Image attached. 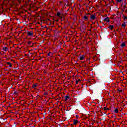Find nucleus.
<instances>
[{
	"instance_id": "f257e3e1",
	"label": "nucleus",
	"mask_w": 127,
	"mask_h": 127,
	"mask_svg": "<svg viewBox=\"0 0 127 127\" xmlns=\"http://www.w3.org/2000/svg\"><path fill=\"white\" fill-rule=\"evenodd\" d=\"M27 36L33 37V32L32 31H27Z\"/></svg>"
},
{
	"instance_id": "f03ea898",
	"label": "nucleus",
	"mask_w": 127,
	"mask_h": 127,
	"mask_svg": "<svg viewBox=\"0 0 127 127\" xmlns=\"http://www.w3.org/2000/svg\"><path fill=\"white\" fill-rule=\"evenodd\" d=\"M96 18H97V15L96 14L91 15L90 19H91V20H95V19H96Z\"/></svg>"
},
{
	"instance_id": "7ed1b4c3",
	"label": "nucleus",
	"mask_w": 127,
	"mask_h": 127,
	"mask_svg": "<svg viewBox=\"0 0 127 127\" xmlns=\"http://www.w3.org/2000/svg\"><path fill=\"white\" fill-rule=\"evenodd\" d=\"M78 123H79V121L76 119L73 120V125H77V124H78Z\"/></svg>"
},
{
	"instance_id": "20e7f679",
	"label": "nucleus",
	"mask_w": 127,
	"mask_h": 127,
	"mask_svg": "<svg viewBox=\"0 0 127 127\" xmlns=\"http://www.w3.org/2000/svg\"><path fill=\"white\" fill-rule=\"evenodd\" d=\"M114 27H115V26L113 25H111L109 26V28L111 30H113V29H114Z\"/></svg>"
},
{
	"instance_id": "39448f33",
	"label": "nucleus",
	"mask_w": 127,
	"mask_h": 127,
	"mask_svg": "<svg viewBox=\"0 0 127 127\" xmlns=\"http://www.w3.org/2000/svg\"><path fill=\"white\" fill-rule=\"evenodd\" d=\"M104 21H106V22H110V19L109 17H106L104 19Z\"/></svg>"
},
{
	"instance_id": "423d86ee",
	"label": "nucleus",
	"mask_w": 127,
	"mask_h": 127,
	"mask_svg": "<svg viewBox=\"0 0 127 127\" xmlns=\"http://www.w3.org/2000/svg\"><path fill=\"white\" fill-rule=\"evenodd\" d=\"M7 65H8V66H9V67H12V64H11V63H10V62H7Z\"/></svg>"
},
{
	"instance_id": "0eeeda50",
	"label": "nucleus",
	"mask_w": 127,
	"mask_h": 127,
	"mask_svg": "<svg viewBox=\"0 0 127 127\" xmlns=\"http://www.w3.org/2000/svg\"><path fill=\"white\" fill-rule=\"evenodd\" d=\"M80 60H84L85 59V56L82 55L81 57H79Z\"/></svg>"
},
{
	"instance_id": "6e6552de",
	"label": "nucleus",
	"mask_w": 127,
	"mask_h": 127,
	"mask_svg": "<svg viewBox=\"0 0 127 127\" xmlns=\"http://www.w3.org/2000/svg\"><path fill=\"white\" fill-rule=\"evenodd\" d=\"M114 113H115V114H118V113H119V109L118 108H115Z\"/></svg>"
},
{
	"instance_id": "1a4fd4ad",
	"label": "nucleus",
	"mask_w": 127,
	"mask_h": 127,
	"mask_svg": "<svg viewBox=\"0 0 127 127\" xmlns=\"http://www.w3.org/2000/svg\"><path fill=\"white\" fill-rule=\"evenodd\" d=\"M3 50L4 51L6 52V51H7V50H8V48H7L6 47H3Z\"/></svg>"
},
{
	"instance_id": "9d476101",
	"label": "nucleus",
	"mask_w": 127,
	"mask_h": 127,
	"mask_svg": "<svg viewBox=\"0 0 127 127\" xmlns=\"http://www.w3.org/2000/svg\"><path fill=\"white\" fill-rule=\"evenodd\" d=\"M83 19H84V20H86V21H87L88 19V16H85L83 17Z\"/></svg>"
},
{
	"instance_id": "9b49d317",
	"label": "nucleus",
	"mask_w": 127,
	"mask_h": 127,
	"mask_svg": "<svg viewBox=\"0 0 127 127\" xmlns=\"http://www.w3.org/2000/svg\"><path fill=\"white\" fill-rule=\"evenodd\" d=\"M121 47H125V46H126V43L123 42L121 44Z\"/></svg>"
},
{
	"instance_id": "f8f14e48",
	"label": "nucleus",
	"mask_w": 127,
	"mask_h": 127,
	"mask_svg": "<svg viewBox=\"0 0 127 127\" xmlns=\"http://www.w3.org/2000/svg\"><path fill=\"white\" fill-rule=\"evenodd\" d=\"M69 99H70V96H65V101L66 102H67V101H68V100H69Z\"/></svg>"
},
{
	"instance_id": "ddd939ff",
	"label": "nucleus",
	"mask_w": 127,
	"mask_h": 127,
	"mask_svg": "<svg viewBox=\"0 0 127 127\" xmlns=\"http://www.w3.org/2000/svg\"><path fill=\"white\" fill-rule=\"evenodd\" d=\"M123 18L124 20H126V19H127V16H126V15H124L123 16Z\"/></svg>"
},
{
	"instance_id": "4468645a",
	"label": "nucleus",
	"mask_w": 127,
	"mask_h": 127,
	"mask_svg": "<svg viewBox=\"0 0 127 127\" xmlns=\"http://www.w3.org/2000/svg\"><path fill=\"white\" fill-rule=\"evenodd\" d=\"M126 25H127V24L126 23V22H124V23L122 24V26L123 27H126Z\"/></svg>"
},
{
	"instance_id": "2eb2a0df",
	"label": "nucleus",
	"mask_w": 127,
	"mask_h": 127,
	"mask_svg": "<svg viewBox=\"0 0 127 127\" xmlns=\"http://www.w3.org/2000/svg\"><path fill=\"white\" fill-rule=\"evenodd\" d=\"M48 56H52V53L49 52V53H48Z\"/></svg>"
},
{
	"instance_id": "dca6fc26",
	"label": "nucleus",
	"mask_w": 127,
	"mask_h": 127,
	"mask_svg": "<svg viewBox=\"0 0 127 127\" xmlns=\"http://www.w3.org/2000/svg\"><path fill=\"white\" fill-rule=\"evenodd\" d=\"M104 111H108L109 110V108H107V107H104L103 108Z\"/></svg>"
},
{
	"instance_id": "f3484780",
	"label": "nucleus",
	"mask_w": 127,
	"mask_h": 127,
	"mask_svg": "<svg viewBox=\"0 0 127 127\" xmlns=\"http://www.w3.org/2000/svg\"><path fill=\"white\" fill-rule=\"evenodd\" d=\"M57 16H60V12H58L57 13Z\"/></svg>"
},
{
	"instance_id": "a211bd4d",
	"label": "nucleus",
	"mask_w": 127,
	"mask_h": 127,
	"mask_svg": "<svg viewBox=\"0 0 127 127\" xmlns=\"http://www.w3.org/2000/svg\"><path fill=\"white\" fill-rule=\"evenodd\" d=\"M117 2H122V0H117Z\"/></svg>"
},
{
	"instance_id": "6ab92c4d",
	"label": "nucleus",
	"mask_w": 127,
	"mask_h": 127,
	"mask_svg": "<svg viewBox=\"0 0 127 127\" xmlns=\"http://www.w3.org/2000/svg\"><path fill=\"white\" fill-rule=\"evenodd\" d=\"M37 86V84H35L33 86V88H36V87Z\"/></svg>"
},
{
	"instance_id": "aec40b11",
	"label": "nucleus",
	"mask_w": 127,
	"mask_h": 127,
	"mask_svg": "<svg viewBox=\"0 0 127 127\" xmlns=\"http://www.w3.org/2000/svg\"><path fill=\"white\" fill-rule=\"evenodd\" d=\"M79 81H78V80L76 81V84H78Z\"/></svg>"
},
{
	"instance_id": "412c9836",
	"label": "nucleus",
	"mask_w": 127,
	"mask_h": 127,
	"mask_svg": "<svg viewBox=\"0 0 127 127\" xmlns=\"http://www.w3.org/2000/svg\"><path fill=\"white\" fill-rule=\"evenodd\" d=\"M76 118L78 119V118H79V116L78 115H76Z\"/></svg>"
},
{
	"instance_id": "4be33fe9",
	"label": "nucleus",
	"mask_w": 127,
	"mask_h": 127,
	"mask_svg": "<svg viewBox=\"0 0 127 127\" xmlns=\"http://www.w3.org/2000/svg\"><path fill=\"white\" fill-rule=\"evenodd\" d=\"M80 0V1H82L83 0Z\"/></svg>"
}]
</instances>
